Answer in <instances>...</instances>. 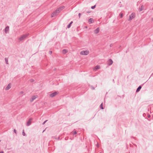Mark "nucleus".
I'll return each instance as SVG.
<instances>
[{"mask_svg":"<svg viewBox=\"0 0 153 153\" xmlns=\"http://www.w3.org/2000/svg\"><path fill=\"white\" fill-rule=\"evenodd\" d=\"M22 135L24 136H26V135L25 134V132L24 130L23 131Z\"/></svg>","mask_w":153,"mask_h":153,"instance_id":"22","label":"nucleus"},{"mask_svg":"<svg viewBox=\"0 0 153 153\" xmlns=\"http://www.w3.org/2000/svg\"><path fill=\"white\" fill-rule=\"evenodd\" d=\"M88 22L89 23H92L94 22V19L92 18H90L89 19Z\"/></svg>","mask_w":153,"mask_h":153,"instance_id":"12","label":"nucleus"},{"mask_svg":"<svg viewBox=\"0 0 153 153\" xmlns=\"http://www.w3.org/2000/svg\"><path fill=\"white\" fill-rule=\"evenodd\" d=\"M29 35V34H27L21 36L19 38V41H21L24 40Z\"/></svg>","mask_w":153,"mask_h":153,"instance_id":"1","label":"nucleus"},{"mask_svg":"<svg viewBox=\"0 0 153 153\" xmlns=\"http://www.w3.org/2000/svg\"><path fill=\"white\" fill-rule=\"evenodd\" d=\"M120 17L121 18H122L123 17V13H121L120 14Z\"/></svg>","mask_w":153,"mask_h":153,"instance_id":"27","label":"nucleus"},{"mask_svg":"<svg viewBox=\"0 0 153 153\" xmlns=\"http://www.w3.org/2000/svg\"><path fill=\"white\" fill-rule=\"evenodd\" d=\"M14 133H15V134H16V130L15 129H14Z\"/></svg>","mask_w":153,"mask_h":153,"instance_id":"33","label":"nucleus"},{"mask_svg":"<svg viewBox=\"0 0 153 153\" xmlns=\"http://www.w3.org/2000/svg\"><path fill=\"white\" fill-rule=\"evenodd\" d=\"M142 88V86L141 85L139 86L137 88L136 91V92H138L140 91V89H141Z\"/></svg>","mask_w":153,"mask_h":153,"instance_id":"14","label":"nucleus"},{"mask_svg":"<svg viewBox=\"0 0 153 153\" xmlns=\"http://www.w3.org/2000/svg\"><path fill=\"white\" fill-rule=\"evenodd\" d=\"M100 108L102 109H103V107H102V103L100 105Z\"/></svg>","mask_w":153,"mask_h":153,"instance_id":"23","label":"nucleus"},{"mask_svg":"<svg viewBox=\"0 0 153 153\" xmlns=\"http://www.w3.org/2000/svg\"><path fill=\"white\" fill-rule=\"evenodd\" d=\"M20 94H22L23 93V92L22 91H21L20 93Z\"/></svg>","mask_w":153,"mask_h":153,"instance_id":"34","label":"nucleus"},{"mask_svg":"<svg viewBox=\"0 0 153 153\" xmlns=\"http://www.w3.org/2000/svg\"><path fill=\"white\" fill-rule=\"evenodd\" d=\"M100 31V29L99 27H97V29H96L94 31V33L95 34L98 33Z\"/></svg>","mask_w":153,"mask_h":153,"instance_id":"10","label":"nucleus"},{"mask_svg":"<svg viewBox=\"0 0 153 153\" xmlns=\"http://www.w3.org/2000/svg\"><path fill=\"white\" fill-rule=\"evenodd\" d=\"M57 139L58 140H60V137L59 136L58 137V138H57Z\"/></svg>","mask_w":153,"mask_h":153,"instance_id":"35","label":"nucleus"},{"mask_svg":"<svg viewBox=\"0 0 153 153\" xmlns=\"http://www.w3.org/2000/svg\"><path fill=\"white\" fill-rule=\"evenodd\" d=\"M134 16V14L133 13H132V14L129 16V20H131L133 19Z\"/></svg>","mask_w":153,"mask_h":153,"instance_id":"9","label":"nucleus"},{"mask_svg":"<svg viewBox=\"0 0 153 153\" xmlns=\"http://www.w3.org/2000/svg\"><path fill=\"white\" fill-rule=\"evenodd\" d=\"M91 88L92 90L94 89V88L93 86H91Z\"/></svg>","mask_w":153,"mask_h":153,"instance_id":"29","label":"nucleus"},{"mask_svg":"<svg viewBox=\"0 0 153 153\" xmlns=\"http://www.w3.org/2000/svg\"><path fill=\"white\" fill-rule=\"evenodd\" d=\"M100 68V66L99 65H97L94 68V70L95 71Z\"/></svg>","mask_w":153,"mask_h":153,"instance_id":"13","label":"nucleus"},{"mask_svg":"<svg viewBox=\"0 0 153 153\" xmlns=\"http://www.w3.org/2000/svg\"><path fill=\"white\" fill-rule=\"evenodd\" d=\"M113 63V61L111 59H109L107 61V64L109 65H111Z\"/></svg>","mask_w":153,"mask_h":153,"instance_id":"4","label":"nucleus"},{"mask_svg":"<svg viewBox=\"0 0 153 153\" xmlns=\"http://www.w3.org/2000/svg\"><path fill=\"white\" fill-rule=\"evenodd\" d=\"M58 14V13H57V12H56V11L55 10L54 12H53V13H52L51 17H53V16H56Z\"/></svg>","mask_w":153,"mask_h":153,"instance_id":"7","label":"nucleus"},{"mask_svg":"<svg viewBox=\"0 0 153 153\" xmlns=\"http://www.w3.org/2000/svg\"><path fill=\"white\" fill-rule=\"evenodd\" d=\"M112 44H111L110 45V46L111 47H112Z\"/></svg>","mask_w":153,"mask_h":153,"instance_id":"37","label":"nucleus"},{"mask_svg":"<svg viewBox=\"0 0 153 153\" xmlns=\"http://www.w3.org/2000/svg\"><path fill=\"white\" fill-rule=\"evenodd\" d=\"M32 120V118H30L29 119L27 123V125H26L27 126H28L31 124Z\"/></svg>","mask_w":153,"mask_h":153,"instance_id":"5","label":"nucleus"},{"mask_svg":"<svg viewBox=\"0 0 153 153\" xmlns=\"http://www.w3.org/2000/svg\"><path fill=\"white\" fill-rule=\"evenodd\" d=\"M48 121L47 120L45 121L43 123H42V125H44L45 124V123H46V122Z\"/></svg>","mask_w":153,"mask_h":153,"instance_id":"28","label":"nucleus"},{"mask_svg":"<svg viewBox=\"0 0 153 153\" xmlns=\"http://www.w3.org/2000/svg\"><path fill=\"white\" fill-rule=\"evenodd\" d=\"M152 75H153V73L152 74Z\"/></svg>","mask_w":153,"mask_h":153,"instance_id":"40","label":"nucleus"},{"mask_svg":"<svg viewBox=\"0 0 153 153\" xmlns=\"http://www.w3.org/2000/svg\"><path fill=\"white\" fill-rule=\"evenodd\" d=\"M58 93L57 92H56V91L54 92L53 93L50 94V96L51 97H53L55 96Z\"/></svg>","mask_w":153,"mask_h":153,"instance_id":"3","label":"nucleus"},{"mask_svg":"<svg viewBox=\"0 0 153 153\" xmlns=\"http://www.w3.org/2000/svg\"><path fill=\"white\" fill-rule=\"evenodd\" d=\"M38 97L37 95H34L33 96L31 99L30 100V101L31 102H32L34 100H35L36 98H37Z\"/></svg>","mask_w":153,"mask_h":153,"instance_id":"6","label":"nucleus"},{"mask_svg":"<svg viewBox=\"0 0 153 153\" xmlns=\"http://www.w3.org/2000/svg\"><path fill=\"white\" fill-rule=\"evenodd\" d=\"M144 9V7L143 5H142L139 8V11H142Z\"/></svg>","mask_w":153,"mask_h":153,"instance_id":"15","label":"nucleus"},{"mask_svg":"<svg viewBox=\"0 0 153 153\" xmlns=\"http://www.w3.org/2000/svg\"><path fill=\"white\" fill-rule=\"evenodd\" d=\"M52 53V51H49V53L50 54H51Z\"/></svg>","mask_w":153,"mask_h":153,"instance_id":"31","label":"nucleus"},{"mask_svg":"<svg viewBox=\"0 0 153 153\" xmlns=\"http://www.w3.org/2000/svg\"><path fill=\"white\" fill-rule=\"evenodd\" d=\"M56 12H57V13H58L61 11V10L59 8H58L56 10Z\"/></svg>","mask_w":153,"mask_h":153,"instance_id":"18","label":"nucleus"},{"mask_svg":"<svg viewBox=\"0 0 153 153\" xmlns=\"http://www.w3.org/2000/svg\"><path fill=\"white\" fill-rule=\"evenodd\" d=\"M95 7H96L95 5H94V6H92L91 7V8L92 9H94V8H95Z\"/></svg>","mask_w":153,"mask_h":153,"instance_id":"24","label":"nucleus"},{"mask_svg":"<svg viewBox=\"0 0 153 153\" xmlns=\"http://www.w3.org/2000/svg\"><path fill=\"white\" fill-rule=\"evenodd\" d=\"M30 82H33L34 81V80L33 79H31L30 80Z\"/></svg>","mask_w":153,"mask_h":153,"instance_id":"25","label":"nucleus"},{"mask_svg":"<svg viewBox=\"0 0 153 153\" xmlns=\"http://www.w3.org/2000/svg\"><path fill=\"white\" fill-rule=\"evenodd\" d=\"M64 6H62L59 7V8L61 10V11L63 9L65 8Z\"/></svg>","mask_w":153,"mask_h":153,"instance_id":"20","label":"nucleus"},{"mask_svg":"<svg viewBox=\"0 0 153 153\" xmlns=\"http://www.w3.org/2000/svg\"><path fill=\"white\" fill-rule=\"evenodd\" d=\"M68 50L66 49H64L62 51V52L63 54H65L68 52Z\"/></svg>","mask_w":153,"mask_h":153,"instance_id":"17","label":"nucleus"},{"mask_svg":"<svg viewBox=\"0 0 153 153\" xmlns=\"http://www.w3.org/2000/svg\"><path fill=\"white\" fill-rule=\"evenodd\" d=\"M56 12H57V13H58L61 11V10L59 8H58L56 10Z\"/></svg>","mask_w":153,"mask_h":153,"instance_id":"19","label":"nucleus"},{"mask_svg":"<svg viewBox=\"0 0 153 153\" xmlns=\"http://www.w3.org/2000/svg\"><path fill=\"white\" fill-rule=\"evenodd\" d=\"M89 53V51H81L80 54L82 55H88Z\"/></svg>","mask_w":153,"mask_h":153,"instance_id":"2","label":"nucleus"},{"mask_svg":"<svg viewBox=\"0 0 153 153\" xmlns=\"http://www.w3.org/2000/svg\"><path fill=\"white\" fill-rule=\"evenodd\" d=\"M100 153H101V152H100Z\"/></svg>","mask_w":153,"mask_h":153,"instance_id":"41","label":"nucleus"},{"mask_svg":"<svg viewBox=\"0 0 153 153\" xmlns=\"http://www.w3.org/2000/svg\"><path fill=\"white\" fill-rule=\"evenodd\" d=\"M80 15H81V13H79L78 14V16H79V18H80Z\"/></svg>","mask_w":153,"mask_h":153,"instance_id":"32","label":"nucleus"},{"mask_svg":"<svg viewBox=\"0 0 153 153\" xmlns=\"http://www.w3.org/2000/svg\"><path fill=\"white\" fill-rule=\"evenodd\" d=\"M0 153H3V152H0Z\"/></svg>","mask_w":153,"mask_h":153,"instance_id":"38","label":"nucleus"},{"mask_svg":"<svg viewBox=\"0 0 153 153\" xmlns=\"http://www.w3.org/2000/svg\"><path fill=\"white\" fill-rule=\"evenodd\" d=\"M9 30V27L8 26H7L5 29V32L6 33H7L8 31Z\"/></svg>","mask_w":153,"mask_h":153,"instance_id":"8","label":"nucleus"},{"mask_svg":"<svg viewBox=\"0 0 153 153\" xmlns=\"http://www.w3.org/2000/svg\"><path fill=\"white\" fill-rule=\"evenodd\" d=\"M68 137H66L65 138V140H68Z\"/></svg>","mask_w":153,"mask_h":153,"instance_id":"30","label":"nucleus"},{"mask_svg":"<svg viewBox=\"0 0 153 153\" xmlns=\"http://www.w3.org/2000/svg\"><path fill=\"white\" fill-rule=\"evenodd\" d=\"M150 116L149 115L148 116V117L149 118H150Z\"/></svg>","mask_w":153,"mask_h":153,"instance_id":"36","label":"nucleus"},{"mask_svg":"<svg viewBox=\"0 0 153 153\" xmlns=\"http://www.w3.org/2000/svg\"><path fill=\"white\" fill-rule=\"evenodd\" d=\"M76 133H77L76 132V131H74V132H73V135H75V134H76Z\"/></svg>","mask_w":153,"mask_h":153,"instance_id":"26","label":"nucleus"},{"mask_svg":"<svg viewBox=\"0 0 153 153\" xmlns=\"http://www.w3.org/2000/svg\"><path fill=\"white\" fill-rule=\"evenodd\" d=\"M73 23V22L72 21L70 23V24H69L67 25V27L68 28H70L71 26V25Z\"/></svg>","mask_w":153,"mask_h":153,"instance_id":"16","label":"nucleus"},{"mask_svg":"<svg viewBox=\"0 0 153 153\" xmlns=\"http://www.w3.org/2000/svg\"><path fill=\"white\" fill-rule=\"evenodd\" d=\"M5 62L6 64H8V60L7 58H5Z\"/></svg>","mask_w":153,"mask_h":153,"instance_id":"21","label":"nucleus"},{"mask_svg":"<svg viewBox=\"0 0 153 153\" xmlns=\"http://www.w3.org/2000/svg\"><path fill=\"white\" fill-rule=\"evenodd\" d=\"M11 88V86L10 84H8L7 87H6L5 89L6 90H9Z\"/></svg>","mask_w":153,"mask_h":153,"instance_id":"11","label":"nucleus"},{"mask_svg":"<svg viewBox=\"0 0 153 153\" xmlns=\"http://www.w3.org/2000/svg\"><path fill=\"white\" fill-rule=\"evenodd\" d=\"M54 138L55 139H56V137H54Z\"/></svg>","mask_w":153,"mask_h":153,"instance_id":"39","label":"nucleus"}]
</instances>
